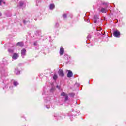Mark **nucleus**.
<instances>
[{"instance_id": "1", "label": "nucleus", "mask_w": 126, "mask_h": 126, "mask_svg": "<svg viewBox=\"0 0 126 126\" xmlns=\"http://www.w3.org/2000/svg\"><path fill=\"white\" fill-rule=\"evenodd\" d=\"M113 35L114 36V37H116V38H119V37H120V31L116 30L115 31H114V33H113Z\"/></svg>"}, {"instance_id": "2", "label": "nucleus", "mask_w": 126, "mask_h": 126, "mask_svg": "<svg viewBox=\"0 0 126 126\" xmlns=\"http://www.w3.org/2000/svg\"><path fill=\"white\" fill-rule=\"evenodd\" d=\"M26 50H25V49H23L21 51V55L22 57V58H24V56L26 55Z\"/></svg>"}, {"instance_id": "3", "label": "nucleus", "mask_w": 126, "mask_h": 126, "mask_svg": "<svg viewBox=\"0 0 126 126\" xmlns=\"http://www.w3.org/2000/svg\"><path fill=\"white\" fill-rule=\"evenodd\" d=\"M58 74L59 75V76H61L62 77H63L64 76V74L63 73V71L62 70H60L58 71Z\"/></svg>"}, {"instance_id": "4", "label": "nucleus", "mask_w": 126, "mask_h": 126, "mask_svg": "<svg viewBox=\"0 0 126 126\" xmlns=\"http://www.w3.org/2000/svg\"><path fill=\"white\" fill-rule=\"evenodd\" d=\"M102 13H107L108 12V9H107V8H101V11H99Z\"/></svg>"}, {"instance_id": "5", "label": "nucleus", "mask_w": 126, "mask_h": 126, "mask_svg": "<svg viewBox=\"0 0 126 126\" xmlns=\"http://www.w3.org/2000/svg\"><path fill=\"white\" fill-rule=\"evenodd\" d=\"M72 75H73L72 72H71V71H69L67 75V77L70 78V77H72Z\"/></svg>"}, {"instance_id": "6", "label": "nucleus", "mask_w": 126, "mask_h": 126, "mask_svg": "<svg viewBox=\"0 0 126 126\" xmlns=\"http://www.w3.org/2000/svg\"><path fill=\"white\" fill-rule=\"evenodd\" d=\"M64 52V49H63V47H61L60 49V55L62 56V55H63V54Z\"/></svg>"}, {"instance_id": "7", "label": "nucleus", "mask_w": 126, "mask_h": 126, "mask_svg": "<svg viewBox=\"0 0 126 126\" xmlns=\"http://www.w3.org/2000/svg\"><path fill=\"white\" fill-rule=\"evenodd\" d=\"M0 71L1 72V74L2 75H4V73L5 72V71L4 70L3 68H2V67H0Z\"/></svg>"}, {"instance_id": "8", "label": "nucleus", "mask_w": 126, "mask_h": 126, "mask_svg": "<svg viewBox=\"0 0 126 126\" xmlns=\"http://www.w3.org/2000/svg\"><path fill=\"white\" fill-rule=\"evenodd\" d=\"M17 58H18V54L17 53H14L13 55L12 58L14 60H16V59H17Z\"/></svg>"}, {"instance_id": "9", "label": "nucleus", "mask_w": 126, "mask_h": 126, "mask_svg": "<svg viewBox=\"0 0 126 126\" xmlns=\"http://www.w3.org/2000/svg\"><path fill=\"white\" fill-rule=\"evenodd\" d=\"M55 8V5H54V4H51L49 5V9H50L51 10L54 9Z\"/></svg>"}, {"instance_id": "10", "label": "nucleus", "mask_w": 126, "mask_h": 126, "mask_svg": "<svg viewBox=\"0 0 126 126\" xmlns=\"http://www.w3.org/2000/svg\"><path fill=\"white\" fill-rule=\"evenodd\" d=\"M16 46H19V47H23V43L21 42H18L16 44Z\"/></svg>"}, {"instance_id": "11", "label": "nucleus", "mask_w": 126, "mask_h": 126, "mask_svg": "<svg viewBox=\"0 0 126 126\" xmlns=\"http://www.w3.org/2000/svg\"><path fill=\"white\" fill-rule=\"evenodd\" d=\"M94 18V23H97V19H98V16H95Z\"/></svg>"}, {"instance_id": "12", "label": "nucleus", "mask_w": 126, "mask_h": 126, "mask_svg": "<svg viewBox=\"0 0 126 126\" xmlns=\"http://www.w3.org/2000/svg\"><path fill=\"white\" fill-rule=\"evenodd\" d=\"M23 4H24V2H22V1H20L19 2V6H20V7L23 6Z\"/></svg>"}, {"instance_id": "13", "label": "nucleus", "mask_w": 126, "mask_h": 126, "mask_svg": "<svg viewBox=\"0 0 126 126\" xmlns=\"http://www.w3.org/2000/svg\"><path fill=\"white\" fill-rule=\"evenodd\" d=\"M61 96H63L64 97H65V96H66L67 95V94H65V93L64 92H63L61 93Z\"/></svg>"}, {"instance_id": "14", "label": "nucleus", "mask_w": 126, "mask_h": 126, "mask_svg": "<svg viewBox=\"0 0 126 126\" xmlns=\"http://www.w3.org/2000/svg\"><path fill=\"white\" fill-rule=\"evenodd\" d=\"M57 78H58V76L56 74H54L53 76L54 80H57Z\"/></svg>"}, {"instance_id": "15", "label": "nucleus", "mask_w": 126, "mask_h": 126, "mask_svg": "<svg viewBox=\"0 0 126 126\" xmlns=\"http://www.w3.org/2000/svg\"><path fill=\"white\" fill-rule=\"evenodd\" d=\"M69 95H70L71 97H74V95H75V94H74V93H71L69 94Z\"/></svg>"}, {"instance_id": "16", "label": "nucleus", "mask_w": 126, "mask_h": 126, "mask_svg": "<svg viewBox=\"0 0 126 126\" xmlns=\"http://www.w3.org/2000/svg\"><path fill=\"white\" fill-rule=\"evenodd\" d=\"M14 85H15V86H16V85H18V82H17V81H14Z\"/></svg>"}, {"instance_id": "17", "label": "nucleus", "mask_w": 126, "mask_h": 126, "mask_svg": "<svg viewBox=\"0 0 126 126\" xmlns=\"http://www.w3.org/2000/svg\"><path fill=\"white\" fill-rule=\"evenodd\" d=\"M67 100H68V96L67 95V94L65 96V101H67Z\"/></svg>"}, {"instance_id": "18", "label": "nucleus", "mask_w": 126, "mask_h": 126, "mask_svg": "<svg viewBox=\"0 0 126 126\" xmlns=\"http://www.w3.org/2000/svg\"><path fill=\"white\" fill-rule=\"evenodd\" d=\"M87 38L88 40L91 39V35H88Z\"/></svg>"}, {"instance_id": "19", "label": "nucleus", "mask_w": 126, "mask_h": 126, "mask_svg": "<svg viewBox=\"0 0 126 126\" xmlns=\"http://www.w3.org/2000/svg\"><path fill=\"white\" fill-rule=\"evenodd\" d=\"M16 74H20V71H15Z\"/></svg>"}, {"instance_id": "20", "label": "nucleus", "mask_w": 126, "mask_h": 126, "mask_svg": "<svg viewBox=\"0 0 126 126\" xmlns=\"http://www.w3.org/2000/svg\"><path fill=\"white\" fill-rule=\"evenodd\" d=\"M8 51L10 52V53H12V52H13V50L9 49Z\"/></svg>"}, {"instance_id": "21", "label": "nucleus", "mask_w": 126, "mask_h": 126, "mask_svg": "<svg viewBox=\"0 0 126 126\" xmlns=\"http://www.w3.org/2000/svg\"><path fill=\"white\" fill-rule=\"evenodd\" d=\"M63 17H64V18H66V14L63 15Z\"/></svg>"}, {"instance_id": "22", "label": "nucleus", "mask_w": 126, "mask_h": 126, "mask_svg": "<svg viewBox=\"0 0 126 126\" xmlns=\"http://www.w3.org/2000/svg\"><path fill=\"white\" fill-rule=\"evenodd\" d=\"M57 88H58V89H60L61 87L60 86H56Z\"/></svg>"}, {"instance_id": "23", "label": "nucleus", "mask_w": 126, "mask_h": 126, "mask_svg": "<svg viewBox=\"0 0 126 126\" xmlns=\"http://www.w3.org/2000/svg\"><path fill=\"white\" fill-rule=\"evenodd\" d=\"M46 108L47 109H50V105H46Z\"/></svg>"}, {"instance_id": "24", "label": "nucleus", "mask_w": 126, "mask_h": 126, "mask_svg": "<svg viewBox=\"0 0 126 126\" xmlns=\"http://www.w3.org/2000/svg\"><path fill=\"white\" fill-rule=\"evenodd\" d=\"M2 2V0H0V5H1Z\"/></svg>"}, {"instance_id": "25", "label": "nucleus", "mask_w": 126, "mask_h": 126, "mask_svg": "<svg viewBox=\"0 0 126 126\" xmlns=\"http://www.w3.org/2000/svg\"><path fill=\"white\" fill-rule=\"evenodd\" d=\"M2 13H1V12H0V16H2Z\"/></svg>"}, {"instance_id": "26", "label": "nucleus", "mask_w": 126, "mask_h": 126, "mask_svg": "<svg viewBox=\"0 0 126 126\" xmlns=\"http://www.w3.org/2000/svg\"><path fill=\"white\" fill-rule=\"evenodd\" d=\"M34 46H37V43L35 42V43H34Z\"/></svg>"}, {"instance_id": "27", "label": "nucleus", "mask_w": 126, "mask_h": 126, "mask_svg": "<svg viewBox=\"0 0 126 126\" xmlns=\"http://www.w3.org/2000/svg\"><path fill=\"white\" fill-rule=\"evenodd\" d=\"M5 75V76H6V75Z\"/></svg>"}]
</instances>
